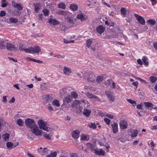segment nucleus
<instances>
[{
	"label": "nucleus",
	"instance_id": "3",
	"mask_svg": "<svg viewBox=\"0 0 157 157\" xmlns=\"http://www.w3.org/2000/svg\"><path fill=\"white\" fill-rule=\"evenodd\" d=\"M40 48L37 46H36L34 47H31L29 48L26 49L25 50V52H29L31 53H38L40 51Z\"/></svg>",
	"mask_w": 157,
	"mask_h": 157
},
{
	"label": "nucleus",
	"instance_id": "10",
	"mask_svg": "<svg viewBox=\"0 0 157 157\" xmlns=\"http://www.w3.org/2000/svg\"><path fill=\"white\" fill-rule=\"evenodd\" d=\"M77 17L82 21H85L87 18V16L83 14V13H80L78 14L77 16Z\"/></svg>",
	"mask_w": 157,
	"mask_h": 157
},
{
	"label": "nucleus",
	"instance_id": "19",
	"mask_svg": "<svg viewBox=\"0 0 157 157\" xmlns=\"http://www.w3.org/2000/svg\"><path fill=\"white\" fill-rule=\"evenodd\" d=\"M94 152L96 154H98L99 155H105V152L101 149H100V151L95 149L94 150Z\"/></svg>",
	"mask_w": 157,
	"mask_h": 157
},
{
	"label": "nucleus",
	"instance_id": "14",
	"mask_svg": "<svg viewBox=\"0 0 157 157\" xmlns=\"http://www.w3.org/2000/svg\"><path fill=\"white\" fill-rule=\"evenodd\" d=\"M113 132L114 133H116L118 131V124L116 123H113L111 125Z\"/></svg>",
	"mask_w": 157,
	"mask_h": 157
},
{
	"label": "nucleus",
	"instance_id": "9",
	"mask_svg": "<svg viewBox=\"0 0 157 157\" xmlns=\"http://www.w3.org/2000/svg\"><path fill=\"white\" fill-rule=\"evenodd\" d=\"M6 47L7 49L9 51H13L17 50V48L14 45L10 43H7Z\"/></svg>",
	"mask_w": 157,
	"mask_h": 157
},
{
	"label": "nucleus",
	"instance_id": "20",
	"mask_svg": "<svg viewBox=\"0 0 157 157\" xmlns=\"http://www.w3.org/2000/svg\"><path fill=\"white\" fill-rule=\"evenodd\" d=\"M70 8L73 11H75L78 9V6L77 5L72 4L70 5Z\"/></svg>",
	"mask_w": 157,
	"mask_h": 157
},
{
	"label": "nucleus",
	"instance_id": "27",
	"mask_svg": "<svg viewBox=\"0 0 157 157\" xmlns=\"http://www.w3.org/2000/svg\"><path fill=\"white\" fill-rule=\"evenodd\" d=\"M27 59L29 61H32L34 62H36L38 63H42V61L40 60H38L33 59H32L29 57H28Z\"/></svg>",
	"mask_w": 157,
	"mask_h": 157
},
{
	"label": "nucleus",
	"instance_id": "31",
	"mask_svg": "<svg viewBox=\"0 0 157 157\" xmlns=\"http://www.w3.org/2000/svg\"><path fill=\"white\" fill-rule=\"evenodd\" d=\"M52 104L56 106L59 107L60 106L59 101L57 99H55L52 102Z\"/></svg>",
	"mask_w": 157,
	"mask_h": 157
},
{
	"label": "nucleus",
	"instance_id": "29",
	"mask_svg": "<svg viewBox=\"0 0 157 157\" xmlns=\"http://www.w3.org/2000/svg\"><path fill=\"white\" fill-rule=\"evenodd\" d=\"M149 78L150 81L152 83H153L155 82L157 80V78L155 76H151L150 77H149Z\"/></svg>",
	"mask_w": 157,
	"mask_h": 157
},
{
	"label": "nucleus",
	"instance_id": "55",
	"mask_svg": "<svg viewBox=\"0 0 157 157\" xmlns=\"http://www.w3.org/2000/svg\"><path fill=\"white\" fill-rule=\"evenodd\" d=\"M6 12L3 10L1 11L0 13V17H3L5 16L6 15Z\"/></svg>",
	"mask_w": 157,
	"mask_h": 157
},
{
	"label": "nucleus",
	"instance_id": "46",
	"mask_svg": "<svg viewBox=\"0 0 157 157\" xmlns=\"http://www.w3.org/2000/svg\"><path fill=\"white\" fill-rule=\"evenodd\" d=\"M42 12H43L44 15L45 16H47L48 15V13H49L48 10L46 9H44L42 10Z\"/></svg>",
	"mask_w": 157,
	"mask_h": 157
},
{
	"label": "nucleus",
	"instance_id": "41",
	"mask_svg": "<svg viewBox=\"0 0 157 157\" xmlns=\"http://www.w3.org/2000/svg\"><path fill=\"white\" fill-rule=\"evenodd\" d=\"M80 101H79L76 100L74 101L73 104H71V106L72 108H74L76 105H78Z\"/></svg>",
	"mask_w": 157,
	"mask_h": 157
},
{
	"label": "nucleus",
	"instance_id": "34",
	"mask_svg": "<svg viewBox=\"0 0 157 157\" xmlns=\"http://www.w3.org/2000/svg\"><path fill=\"white\" fill-rule=\"evenodd\" d=\"M127 10L124 7L121 8V12L123 16L126 15Z\"/></svg>",
	"mask_w": 157,
	"mask_h": 157
},
{
	"label": "nucleus",
	"instance_id": "47",
	"mask_svg": "<svg viewBox=\"0 0 157 157\" xmlns=\"http://www.w3.org/2000/svg\"><path fill=\"white\" fill-rule=\"evenodd\" d=\"M96 125L94 123H91L90 125V128L95 129L96 128Z\"/></svg>",
	"mask_w": 157,
	"mask_h": 157
},
{
	"label": "nucleus",
	"instance_id": "36",
	"mask_svg": "<svg viewBox=\"0 0 157 157\" xmlns=\"http://www.w3.org/2000/svg\"><path fill=\"white\" fill-rule=\"evenodd\" d=\"M103 80V77L102 76H99L96 79V81L98 82H100L102 81Z\"/></svg>",
	"mask_w": 157,
	"mask_h": 157
},
{
	"label": "nucleus",
	"instance_id": "35",
	"mask_svg": "<svg viewBox=\"0 0 157 157\" xmlns=\"http://www.w3.org/2000/svg\"><path fill=\"white\" fill-rule=\"evenodd\" d=\"M65 5L63 2L60 3L58 4V8H59L65 9Z\"/></svg>",
	"mask_w": 157,
	"mask_h": 157
},
{
	"label": "nucleus",
	"instance_id": "43",
	"mask_svg": "<svg viewBox=\"0 0 157 157\" xmlns=\"http://www.w3.org/2000/svg\"><path fill=\"white\" fill-rule=\"evenodd\" d=\"M4 41H0V49H5V46L4 44Z\"/></svg>",
	"mask_w": 157,
	"mask_h": 157
},
{
	"label": "nucleus",
	"instance_id": "28",
	"mask_svg": "<svg viewBox=\"0 0 157 157\" xmlns=\"http://www.w3.org/2000/svg\"><path fill=\"white\" fill-rule=\"evenodd\" d=\"M142 60L145 66H147L148 65V62L147 61V58L145 56H143L142 57Z\"/></svg>",
	"mask_w": 157,
	"mask_h": 157
},
{
	"label": "nucleus",
	"instance_id": "58",
	"mask_svg": "<svg viewBox=\"0 0 157 157\" xmlns=\"http://www.w3.org/2000/svg\"><path fill=\"white\" fill-rule=\"evenodd\" d=\"M94 98L97 101H100V102H102V101L98 97L94 95V98Z\"/></svg>",
	"mask_w": 157,
	"mask_h": 157
},
{
	"label": "nucleus",
	"instance_id": "54",
	"mask_svg": "<svg viewBox=\"0 0 157 157\" xmlns=\"http://www.w3.org/2000/svg\"><path fill=\"white\" fill-rule=\"evenodd\" d=\"M5 122L3 121V120L1 119H0V131L1 130V126L4 124Z\"/></svg>",
	"mask_w": 157,
	"mask_h": 157
},
{
	"label": "nucleus",
	"instance_id": "30",
	"mask_svg": "<svg viewBox=\"0 0 157 157\" xmlns=\"http://www.w3.org/2000/svg\"><path fill=\"white\" fill-rule=\"evenodd\" d=\"M16 123L20 126H22L23 125L24 121L21 119H19L17 120Z\"/></svg>",
	"mask_w": 157,
	"mask_h": 157
},
{
	"label": "nucleus",
	"instance_id": "32",
	"mask_svg": "<svg viewBox=\"0 0 157 157\" xmlns=\"http://www.w3.org/2000/svg\"><path fill=\"white\" fill-rule=\"evenodd\" d=\"M145 106L147 107H153L154 105L152 103L149 102H144Z\"/></svg>",
	"mask_w": 157,
	"mask_h": 157
},
{
	"label": "nucleus",
	"instance_id": "50",
	"mask_svg": "<svg viewBox=\"0 0 157 157\" xmlns=\"http://www.w3.org/2000/svg\"><path fill=\"white\" fill-rule=\"evenodd\" d=\"M65 56L64 55H61L58 54L55 56L54 57H57L58 58H64L65 57Z\"/></svg>",
	"mask_w": 157,
	"mask_h": 157
},
{
	"label": "nucleus",
	"instance_id": "40",
	"mask_svg": "<svg viewBox=\"0 0 157 157\" xmlns=\"http://www.w3.org/2000/svg\"><path fill=\"white\" fill-rule=\"evenodd\" d=\"M9 134L7 133H6L3 135V138L4 140L5 141H7V140H8L9 138Z\"/></svg>",
	"mask_w": 157,
	"mask_h": 157
},
{
	"label": "nucleus",
	"instance_id": "22",
	"mask_svg": "<svg viewBox=\"0 0 157 157\" xmlns=\"http://www.w3.org/2000/svg\"><path fill=\"white\" fill-rule=\"evenodd\" d=\"M57 13L59 15H61L63 16H66L68 15V14L69 13L67 11H65L62 10H59L57 12Z\"/></svg>",
	"mask_w": 157,
	"mask_h": 157
},
{
	"label": "nucleus",
	"instance_id": "37",
	"mask_svg": "<svg viewBox=\"0 0 157 157\" xmlns=\"http://www.w3.org/2000/svg\"><path fill=\"white\" fill-rule=\"evenodd\" d=\"M6 147L8 148H11L13 147V144L10 142H8L6 144Z\"/></svg>",
	"mask_w": 157,
	"mask_h": 157
},
{
	"label": "nucleus",
	"instance_id": "15",
	"mask_svg": "<svg viewBox=\"0 0 157 157\" xmlns=\"http://www.w3.org/2000/svg\"><path fill=\"white\" fill-rule=\"evenodd\" d=\"M79 131L78 130L73 131L72 133V136L74 139H77L79 136Z\"/></svg>",
	"mask_w": 157,
	"mask_h": 157
},
{
	"label": "nucleus",
	"instance_id": "60",
	"mask_svg": "<svg viewBox=\"0 0 157 157\" xmlns=\"http://www.w3.org/2000/svg\"><path fill=\"white\" fill-rule=\"evenodd\" d=\"M143 105L142 104H138L137 105L136 108L138 109H142Z\"/></svg>",
	"mask_w": 157,
	"mask_h": 157
},
{
	"label": "nucleus",
	"instance_id": "25",
	"mask_svg": "<svg viewBox=\"0 0 157 157\" xmlns=\"http://www.w3.org/2000/svg\"><path fill=\"white\" fill-rule=\"evenodd\" d=\"M13 6L18 10H21L23 9V7L21 6V3L16 4L15 5H14Z\"/></svg>",
	"mask_w": 157,
	"mask_h": 157
},
{
	"label": "nucleus",
	"instance_id": "56",
	"mask_svg": "<svg viewBox=\"0 0 157 157\" xmlns=\"http://www.w3.org/2000/svg\"><path fill=\"white\" fill-rule=\"evenodd\" d=\"M127 100L128 101V102L129 103H130L131 104H136V102L135 101H133L131 99H127Z\"/></svg>",
	"mask_w": 157,
	"mask_h": 157
},
{
	"label": "nucleus",
	"instance_id": "21",
	"mask_svg": "<svg viewBox=\"0 0 157 157\" xmlns=\"http://www.w3.org/2000/svg\"><path fill=\"white\" fill-rule=\"evenodd\" d=\"M86 145L88 148L91 150V151H94L95 149H94V147L93 145L90 143L86 144Z\"/></svg>",
	"mask_w": 157,
	"mask_h": 157
},
{
	"label": "nucleus",
	"instance_id": "57",
	"mask_svg": "<svg viewBox=\"0 0 157 157\" xmlns=\"http://www.w3.org/2000/svg\"><path fill=\"white\" fill-rule=\"evenodd\" d=\"M47 108L49 110L53 111L54 110L50 104H48Z\"/></svg>",
	"mask_w": 157,
	"mask_h": 157
},
{
	"label": "nucleus",
	"instance_id": "2",
	"mask_svg": "<svg viewBox=\"0 0 157 157\" xmlns=\"http://www.w3.org/2000/svg\"><path fill=\"white\" fill-rule=\"evenodd\" d=\"M37 124L39 128L40 129L48 132L49 131L50 128H48L47 125V123L45 122L43 120L40 119L38 120Z\"/></svg>",
	"mask_w": 157,
	"mask_h": 157
},
{
	"label": "nucleus",
	"instance_id": "45",
	"mask_svg": "<svg viewBox=\"0 0 157 157\" xmlns=\"http://www.w3.org/2000/svg\"><path fill=\"white\" fill-rule=\"evenodd\" d=\"M86 96L90 98H93L94 95L89 92H87L86 94Z\"/></svg>",
	"mask_w": 157,
	"mask_h": 157
},
{
	"label": "nucleus",
	"instance_id": "1",
	"mask_svg": "<svg viewBox=\"0 0 157 157\" xmlns=\"http://www.w3.org/2000/svg\"><path fill=\"white\" fill-rule=\"evenodd\" d=\"M25 123L26 126L31 129V131L36 136L42 135V131L40 130L38 127L35 122L34 120L30 118H27L25 120Z\"/></svg>",
	"mask_w": 157,
	"mask_h": 157
},
{
	"label": "nucleus",
	"instance_id": "12",
	"mask_svg": "<svg viewBox=\"0 0 157 157\" xmlns=\"http://www.w3.org/2000/svg\"><path fill=\"white\" fill-rule=\"evenodd\" d=\"M43 97L44 98V103L45 104H47L49 102H51L52 101V98L48 95H44Z\"/></svg>",
	"mask_w": 157,
	"mask_h": 157
},
{
	"label": "nucleus",
	"instance_id": "59",
	"mask_svg": "<svg viewBox=\"0 0 157 157\" xmlns=\"http://www.w3.org/2000/svg\"><path fill=\"white\" fill-rule=\"evenodd\" d=\"M15 100V98L14 97H13L11 98V99L9 101V102L10 103H13L14 102Z\"/></svg>",
	"mask_w": 157,
	"mask_h": 157
},
{
	"label": "nucleus",
	"instance_id": "44",
	"mask_svg": "<svg viewBox=\"0 0 157 157\" xmlns=\"http://www.w3.org/2000/svg\"><path fill=\"white\" fill-rule=\"evenodd\" d=\"M43 136L46 138L48 140H50L51 139L50 135L49 134H47L46 133H44L43 134Z\"/></svg>",
	"mask_w": 157,
	"mask_h": 157
},
{
	"label": "nucleus",
	"instance_id": "17",
	"mask_svg": "<svg viewBox=\"0 0 157 157\" xmlns=\"http://www.w3.org/2000/svg\"><path fill=\"white\" fill-rule=\"evenodd\" d=\"M48 22L50 24H52L54 25H57L59 24V21L57 20L52 18H50L48 20Z\"/></svg>",
	"mask_w": 157,
	"mask_h": 157
},
{
	"label": "nucleus",
	"instance_id": "63",
	"mask_svg": "<svg viewBox=\"0 0 157 157\" xmlns=\"http://www.w3.org/2000/svg\"><path fill=\"white\" fill-rule=\"evenodd\" d=\"M106 116L109 117L110 119H113V116L111 114H107L106 115Z\"/></svg>",
	"mask_w": 157,
	"mask_h": 157
},
{
	"label": "nucleus",
	"instance_id": "62",
	"mask_svg": "<svg viewBox=\"0 0 157 157\" xmlns=\"http://www.w3.org/2000/svg\"><path fill=\"white\" fill-rule=\"evenodd\" d=\"M43 14L42 13H39L38 14V19L39 20H41L43 17Z\"/></svg>",
	"mask_w": 157,
	"mask_h": 157
},
{
	"label": "nucleus",
	"instance_id": "42",
	"mask_svg": "<svg viewBox=\"0 0 157 157\" xmlns=\"http://www.w3.org/2000/svg\"><path fill=\"white\" fill-rule=\"evenodd\" d=\"M66 19L67 20V21L69 23L71 24L74 23L71 17H67Z\"/></svg>",
	"mask_w": 157,
	"mask_h": 157
},
{
	"label": "nucleus",
	"instance_id": "51",
	"mask_svg": "<svg viewBox=\"0 0 157 157\" xmlns=\"http://www.w3.org/2000/svg\"><path fill=\"white\" fill-rule=\"evenodd\" d=\"M19 48L20 50H21V51L24 50L25 51V50L26 49L23 46V45L21 44H20L19 45Z\"/></svg>",
	"mask_w": 157,
	"mask_h": 157
},
{
	"label": "nucleus",
	"instance_id": "4",
	"mask_svg": "<svg viewBox=\"0 0 157 157\" xmlns=\"http://www.w3.org/2000/svg\"><path fill=\"white\" fill-rule=\"evenodd\" d=\"M70 88L67 87L62 89L60 91V94L61 96H70L71 93Z\"/></svg>",
	"mask_w": 157,
	"mask_h": 157
},
{
	"label": "nucleus",
	"instance_id": "18",
	"mask_svg": "<svg viewBox=\"0 0 157 157\" xmlns=\"http://www.w3.org/2000/svg\"><path fill=\"white\" fill-rule=\"evenodd\" d=\"M91 111L90 110L85 109L83 112V114L86 117H88L90 115Z\"/></svg>",
	"mask_w": 157,
	"mask_h": 157
},
{
	"label": "nucleus",
	"instance_id": "64",
	"mask_svg": "<svg viewBox=\"0 0 157 157\" xmlns=\"http://www.w3.org/2000/svg\"><path fill=\"white\" fill-rule=\"evenodd\" d=\"M71 157H78V155L75 153H71Z\"/></svg>",
	"mask_w": 157,
	"mask_h": 157
},
{
	"label": "nucleus",
	"instance_id": "49",
	"mask_svg": "<svg viewBox=\"0 0 157 157\" xmlns=\"http://www.w3.org/2000/svg\"><path fill=\"white\" fill-rule=\"evenodd\" d=\"M104 121L107 124L109 125L110 124V121L109 119L107 118H105L104 119Z\"/></svg>",
	"mask_w": 157,
	"mask_h": 157
},
{
	"label": "nucleus",
	"instance_id": "8",
	"mask_svg": "<svg viewBox=\"0 0 157 157\" xmlns=\"http://www.w3.org/2000/svg\"><path fill=\"white\" fill-rule=\"evenodd\" d=\"M134 16L139 23L143 25L145 24V21L142 17L136 13L134 14Z\"/></svg>",
	"mask_w": 157,
	"mask_h": 157
},
{
	"label": "nucleus",
	"instance_id": "26",
	"mask_svg": "<svg viewBox=\"0 0 157 157\" xmlns=\"http://www.w3.org/2000/svg\"><path fill=\"white\" fill-rule=\"evenodd\" d=\"M34 6L35 11H36L37 12H38L40 10V4L39 3H34Z\"/></svg>",
	"mask_w": 157,
	"mask_h": 157
},
{
	"label": "nucleus",
	"instance_id": "38",
	"mask_svg": "<svg viewBox=\"0 0 157 157\" xmlns=\"http://www.w3.org/2000/svg\"><path fill=\"white\" fill-rule=\"evenodd\" d=\"M92 43V40H91L90 39H88L86 42L87 47L89 48L90 47V45H91Z\"/></svg>",
	"mask_w": 157,
	"mask_h": 157
},
{
	"label": "nucleus",
	"instance_id": "24",
	"mask_svg": "<svg viewBox=\"0 0 157 157\" xmlns=\"http://www.w3.org/2000/svg\"><path fill=\"white\" fill-rule=\"evenodd\" d=\"M146 22L151 25H154L156 23V21L153 19H149Z\"/></svg>",
	"mask_w": 157,
	"mask_h": 157
},
{
	"label": "nucleus",
	"instance_id": "48",
	"mask_svg": "<svg viewBox=\"0 0 157 157\" xmlns=\"http://www.w3.org/2000/svg\"><path fill=\"white\" fill-rule=\"evenodd\" d=\"M71 94L72 95V96L74 98H76L77 97L78 95L74 91H71Z\"/></svg>",
	"mask_w": 157,
	"mask_h": 157
},
{
	"label": "nucleus",
	"instance_id": "52",
	"mask_svg": "<svg viewBox=\"0 0 157 157\" xmlns=\"http://www.w3.org/2000/svg\"><path fill=\"white\" fill-rule=\"evenodd\" d=\"M105 24L108 25H110V27H111V26H115V24L114 23H113L112 24H110L108 22V21H105Z\"/></svg>",
	"mask_w": 157,
	"mask_h": 157
},
{
	"label": "nucleus",
	"instance_id": "39",
	"mask_svg": "<svg viewBox=\"0 0 157 157\" xmlns=\"http://www.w3.org/2000/svg\"><path fill=\"white\" fill-rule=\"evenodd\" d=\"M9 21L11 23H16L17 22L18 20L16 18L11 17Z\"/></svg>",
	"mask_w": 157,
	"mask_h": 157
},
{
	"label": "nucleus",
	"instance_id": "11",
	"mask_svg": "<svg viewBox=\"0 0 157 157\" xmlns=\"http://www.w3.org/2000/svg\"><path fill=\"white\" fill-rule=\"evenodd\" d=\"M63 104L64 105H66L68 103H70L71 101V100L70 98V95H67L64 97V98L63 99Z\"/></svg>",
	"mask_w": 157,
	"mask_h": 157
},
{
	"label": "nucleus",
	"instance_id": "5",
	"mask_svg": "<svg viewBox=\"0 0 157 157\" xmlns=\"http://www.w3.org/2000/svg\"><path fill=\"white\" fill-rule=\"evenodd\" d=\"M84 78L85 79L91 82H94L95 79V76L93 72H91L90 74H86L84 76Z\"/></svg>",
	"mask_w": 157,
	"mask_h": 157
},
{
	"label": "nucleus",
	"instance_id": "61",
	"mask_svg": "<svg viewBox=\"0 0 157 157\" xmlns=\"http://www.w3.org/2000/svg\"><path fill=\"white\" fill-rule=\"evenodd\" d=\"M49 151L47 149L46 147L44 148L43 150V152L45 154H47L48 153V151Z\"/></svg>",
	"mask_w": 157,
	"mask_h": 157
},
{
	"label": "nucleus",
	"instance_id": "6",
	"mask_svg": "<svg viewBox=\"0 0 157 157\" xmlns=\"http://www.w3.org/2000/svg\"><path fill=\"white\" fill-rule=\"evenodd\" d=\"M105 95L107 96L109 98V101L110 102H112L114 101V98L113 95V93L110 91H105Z\"/></svg>",
	"mask_w": 157,
	"mask_h": 157
},
{
	"label": "nucleus",
	"instance_id": "33",
	"mask_svg": "<svg viewBox=\"0 0 157 157\" xmlns=\"http://www.w3.org/2000/svg\"><path fill=\"white\" fill-rule=\"evenodd\" d=\"M57 155V153L55 151L53 152H51L50 154L47 155V157H56Z\"/></svg>",
	"mask_w": 157,
	"mask_h": 157
},
{
	"label": "nucleus",
	"instance_id": "53",
	"mask_svg": "<svg viewBox=\"0 0 157 157\" xmlns=\"http://www.w3.org/2000/svg\"><path fill=\"white\" fill-rule=\"evenodd\" d=\"M81 139L83 140H87V137L86 136L83 135L81 136Z\"/></svg>",
	"mask_w": 157,
	"mask_h": 157
},
{
	"label": "nucleus",
	"instance_id": "23",
	"mask_svg": "<svg viewBox=\"0 0 157 157\" xmlns=\"http://www.w3.org/2000/svg\"><path fill=\"white\" fill-rule=\"evenodd\" d=\"M132 132V133L131 135V137H136L138 133V130H133Z\"/></svg>",
	"mask_w": 157,
	"mask_h": 157
},
{
	"label": "nucleus",
	"instance_id": "16",
	"mask_svg": "<svg viewBox=\"0 0 157 157\" xmlns=\"http://www.w3.org/2000/svg\"><path fill=\"white\" fill-rule=\"evenodd\" d=\"M63 72L66 75H69V74L71 72V69L69 67H65L63 68Z\"/></svg>",
	"mask_w": 157,
	"mask_h": 157
},
{
	"label": "nucleus",
	"instance_id": "13",
	"mask_svg": "<svg viewBox=\"0 0 157 157\" xmlns=\"http://www.w3.org/2000/svg\"><path fill=\"white\" fill-rule=\"evenodd\" d=\"M105 28L104 26L99 25L97 27L96 30L98 33L99 34H101L103 33L104 31Z\"/></svg>",
	"mask_w": 157,
	"mask_h": 157
},
{
	"label": "nucleus",
	"instance_id": "7",
	"mask_svg": "<svg viewBox=\"0 0 157 157\" xmlns=\"http://www.w3.org/2000/svg\"><path fill=\"white\" fill-rule=\"evenodd\" d=\"M119 125L121 129H126L128 126L127 121L124 120H121L120 121Z\"/></svg>",
	"mask_w": 157,
	"mask_h": 157
}]
</instances>
